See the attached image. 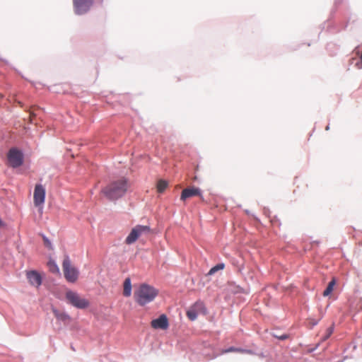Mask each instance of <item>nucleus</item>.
<instances>
[{
    "mask_svg": "<svg viewBox=\"0 0 362 362\" xmlns=\"http://www.w3.org/2000/svg\"><path fill=\"white\" fill-rule=\"evenodd\" d=\"M128 188L127 180L122 178L114 181L103 189L102 192L110 200L117 199L122 197Z\"/></svg>",
    "mask_w": 362,
    "mask_h": 362,
    "instance_id": "f257e3e1",
    "label": "nucleus"
},
{
    "mask_svg": "<svg viewBox=\"0 0 362 362\" xmlns=\"http://www.w3.org/2000/svg\"><path fill=\"white\" fill-rule=\"evenodd\" d=\"M158 291L154 287L146 284H142L134 291L135 300L140 305H144L154 300Z\"/></svg>",
    "mask_w": 362,
    "mask_h": 362,
    "instance_id": "f03ea898",
    "label": "nucleus"
},
{
    "mask_svg": "<svg viewBox=\"0 0 362 362\" xmlns=\"http://www.w3.org/2000/svg\"><path fill=\"white\" fill-rule=\"evenodd\" d=\"M66 299L69 304L78 309H85L90 305L88 300L72 291H66Z\"/></svg>",
    "mask_w": 362,
    "mask_h": 362,
    "instance_id": "7ed1b4c3",
    "label": "nucleus"
},
{
    "mask_svg": "<svg viewBox=\"0 0 362 362\" xmlns=\"http://www.w3.org/2000/svg\"><path fill=\"white\" fill-rule=\"evenodd\" d=\"M151 228L147 226L137 225L133 228L126 238L125 243L128 245H131L136 241V240L143 234L149 233Z\"/></svg>",
    "mask_w": 362,
    "mask_h": 362,
    "instance_id": "20e7f679",
    "label": "nucleus"
},
{
    "mask_svg": "<svg viewBox=\"0 0 362 362\" xmlns=\"http://www.w3.org/2000/svg\"><path fill=\"white\" fill-rule=\"evenodd\" d=\"M62 267L66 279L69 282H75L78 279V272L75 267L71 266L68 256L64 258Z\"/></svg>",
    "mask_w": 362,
    "mask_h": 362,
    "instance_id": "39448f33",
    "label": "nucleus"
},
{
    "mask_svg": "<svg viewBox=\"0 0 362 362\" xmlns=\"http://www.w3.org/2000/svg\"><path fill=\"white\" fill-rule=\"evenodd\" d=\"M7 159L11 167L18 168L23 164V155L20 150L12 148L7 154Z\"/></svg>",
    "mask_w": 362,
    "mask_h": 362,
    "instance_id": "423d86ee",
    "label": "nucleus"
},
{
    "mask_svg": "<svg viewBox=\"0 0 362 362\" xmlns=\"http://www.w3.org/2000/svg\"><path fill=\"white\" fill-rule=\"evenodd\" d=\"M45 200V189L40 185L37 184L35 187L33 194L34 204L37 207H40V211H42V205Z\"/></svg>",
    "mask_w": 362,
    "mask_h": 362,
    "instance_id": "0eeeda50",
    "label": "nucleus"
},
{
    "mask_svg": "<svg viewBox=\"0 0 362 362\" xmlns=\"http://www.w3.org/2000/svg\"><path fill=\"white\" fill-rule=\"evenodd\" d=\"M206 313L204 304L201 301H197L187 311V316L190 320L194 321L199 314L205 315Z\"/></svg>",
    "mask_w": 362,
    "mask_h": 362,
    "instance_id": "6e6552de",
    "label": "nucleus"
},
{
    "mask_svg": "<svg viewBox=\"0 0 362 362\" xmlns=\"http://www.w3.org/2000/svg\"><path fill=\"white\" fill-rule=\"evenodd\" d=\"M94 0H73L74 11L78 15L87 13L93 4Z\"/></svg>",
    "mask_w": 362,
    "mask_h": 362,
    "instance_id": "1a4fd4ad",
    "label": "nucleus"
},
{
    "mask_svg": "<svg viewBox=\"0 0 362 362\" xmlns=\"http://www.w3.org/2000/svg\"><path fill=\"white\" fill-rule=\"evenodd\" d=\"M194 196H199L202 201H204V197L202 194L201 190L197 187L185 188L182 190L180 199L182 201L186 200Z\"/></svg>",
    "mask_w": 362,
    "mask_h": 362,
    "instance_id": "9d476101",
    "label": "nucleus"
},
{
    "mask_svg": "<svg viewBox=\"0 0 362 362\" xmlns=\"http://www.w3.org/2000/svg\"><path fill=\"white\" fill-rule=\"evenodd\" d=\"M151 325L154 329H167L169 327L168 317L165 315H161L157 319L153 320Z\"/></svg>",
    "mask_w": 362,
    "mask_h": 362,
    "instance_id": "9b49d317",
    "label": "nucleus"
},
{
    "mask_svg": "<svg viewBox=\"0 0 362 362\" xmlns=\"http://www.w3.org/2000/svg\"><path fill=\"white\" fill-rule=\"evenodd\" d=\"M27 278L30 284L38 287L42 284V277L36 271H30L26 274Z\"/></svg>",
    "mask_w": 362,
    "mask_h": 362,
    "instance_id": "f8f14e48",
    "label": "nucleus"
},
{
    "mask_svg": "<svg viewBox=\"0 0 362 362\" xmlns=\"http://www.w3.org/2000/svg\"><path fill=\"white\" fill-rule=\"evenodd\" d=\"M52 312L54 313V317L58 320H60V321H62V322H66V321H69L70 320L69 315H67L64 312L59 311V310H58L56 308H52Z\"/></svg>",
    "mask_w": 362,
    "mask_h": 362,
    "instance_id": "ddd939ff",
    "label": "nucleus"
},
{
    "mask_svg": "<svg viewBox=\"0 0 362 362\" xmlns=\"http://www.w3.org/2000/svg\"><path fill=\"white\" fill-rule=\"evenodd\" d=\"M123 294L126 297H129L132 294V284L129 278H127L124 281Z\"/></svg>",
    "mask_w": 362,
    "mask_h": 362,
    "instance_id": "4468645a",
    "label": "nucleus"
},
{
    "mask_svg": "<svg viewBox=\"0 0 362 362\" xmlns=\"http://www.w3.org/2000/svg\"><path fill=\"white\" fill-rule=\"evenodd\" d=\"M47 267L49 272L53 274H59V269L55 262L52 259L49 260L47 262Z\"/></svg>",
    "mask_w": 362,
    "mask_h": 362,
    "instance_id": "2eb2a0df",
    "label": "nucleus"
},
{
    "mask_svg": "<svg viewBox=\"0 0 362 362\" xmlns=\"http://www.w3.org/2000/svg\"><path fill=\"white\" fill-rule=\"evenodd\" d=\"M335 284H336L335 279L333 278L332 279V281L328 284L326 289L324 291V292H323L324 296H327L332 292Z\"/></svg>",
    "mask_w": 362,
    "mask_h": 362,
    "instance_id": "dca6fc26",
    "label": "nucleus"
},
{
    "mask_svg": "<svg viewBox=\"0 0 362 362\" xmlns=\"http://www.w3.org/2000/svg\"><path fill=\"white\" fill-rule=\"evenodd\" d=\"M168 187V182L165 180H160L157 183V191L159 193L163 192Z\"/></svg>",
    "mask_w": 362,
    "mask_h": 362,
    "instance_id": "f3484780",
    "label": "nucleus"
},
{
    "mask_svg": "<svg viewBox=\"0 0 362 362\" xmlns=\"http://www.w3.org/2000/svg\"><path fill=\"white\" fill-rule=\"evenodd\" d=\"M225 267V264L223 263H220L213 267L209 272V275H212L216 273L218 270L223 269Z\"/></svg>",
    "mask_w": 362,
    "mask_h": 362,
    "instance_id": "a211bd4d",
    "label": "nucleus"
},
{
    "mask_svg": "<svg viewBox=\"0 0 362 362\" xmlns=\"http://www.w3.org/2000/svg\"><path fill=\"white\" fill-rule=\"evenodd\" d=\"M43 241H44V244L45 245L48 247L49 249H52V243L51 242L49 241V240L45 237V236H43Z\"/></svg>",
    "mask_w": 362,
    "mask_h": 362,
    "instance_id": "6ab92c4d",
    "label": "nucleus"
},
{
    "mask_svg": "<svg viewBox=\"0 0 362 362\" xmlns=\"http://www.w3.org/2000/svg\"><path fill=\"white\" fill-rule=\"evenodd\" d=\"M229 352H236V348L235 347H233V346H231L227 349H223L221 351V354H226V353H229Z\"/></svg>",
    "mask_w": 362,
    "mask_h": 362,
    "instance_id": "aec40b11",
    "label": "nucleus"
},
{
    "mask_svg": "<svg viewBox=\"0 0 362 362\" xmlns=\"http://www.w3.org/2000/svg\"><path fill=\"white\" fill-rule=\"evenodd\" d=\"M236 352L238 353H241V354H252V351L250 350H247V349H240V348H236Z\"/></svg>",
    "mask_w": 362,
    "mask_h": 362,
    "instance_id": "412c9836",
    "label": "nucleus"
},
{
    "mask_svg": "<svg viewBox=\"0 0 362 362\" xmlns=\"http://www.w3.org/2000/svg\"><path fill=\"white\" fill-rule=\"evenodd\" d=\"M327 335L326 336V339L328 338L332 333V329L330 327L327 329Z\"/></svg>",
    "mask_w": 362,
    "mask_h": 362,
    "instance_id": "4be33fe9",
    "label": "nucleus"
},
{
    "mask_svg": "<svg viewBox=\"0 0 362 362\" xmlns=\"http://www.w3.org/2000/svg\"><path fill=\"white\" fill-rule=\"evenodd\" d=\"M287 335L284 334V335H281L280 337H279V338L281 340H284V339H286L287 338Z\"/></svg>",
    "mask_w": 362,
    "mask_h": 362,
    "instance_id": "5701e85b",
    "label": "nucleus"
},
{
    "mask_svg": "<svg viewBox=\"0 0 362 362\" xmlns=\"http://www.w3.org/2000/svg\"><path fill=\"white\" fill-rule=\"evenodd\" d=\"M5 226V223L4 221L0 218V228H3Z\"/></svg>",
    "mask_w": 362,
    "mask_h": 362,
    "instance_id": "b1692460",
    "label": "nucleus"
},
{
    "mask_svg": "<svg viewBox=\"0 0 362 362\" xmlns=\"http://www.w3.org/2000/svg\"><path fill=\"white\" fill-rule=\"evenodd\" d=\"M33 117H34V114L30 112V122H32L33 121Z\"/></svg>",
    "mask_w": 362,
    "mask_h": 362,
    "instance_id": "393cba45",
    "label": "nucleus"
}]
</instances>
